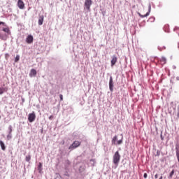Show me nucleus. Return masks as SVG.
<instances>
[{"label":"nucleus","mask_w":179,"mask_h":179,"mask_svg":"<svg viewBox=\"0 0 179 179\" xmlns=\"http://www.w3.org/2000/svg\"><path fill=\"white\" fill-rule=\"evenodd\" d=\"M9 129H10V134H12V126L9 127Z\"/></svg>","instance_id":"nucleus-29"},{"label":"nucleus","mask_w":179,"mask_h":179,"mask_svg":"<svg viewBox=\"0 0 179 179\" xmlns=\"http://www.w3.org/2000/svg\"><path fill=\"white\" fill-rule=\"evenodd\" d=\"M176 115H177L178 118H179V105L177 106Z\"/></svg>","instance_id":"nucleus-20"},{"label":"nucleus","mask_w":179,"mask_h":179,"mask_svg":"<svg viewBox=\"0 0 179 179\" xmlns=\"http://www.w3.org/2000/svg\"><path fill=\"white\" fill-rule=\"evenodd\" d=\"M17 6L20 9H24V2L22 0H18Z\"/></svg>","instance_id":"nucleus-9"},{"label":"nucleus","mask_w":179,"mask_h":179,"mask_svg":"<svg viewBox=\"0 0 179 179\" xmlns=\"http://www.w3.org/2000/svg\"><path fill=\"white\" fill-rule=\"evenodd\" d=\"M6 92H8V87H0V94H3Z\"/></svg>","instance_id":"nucleus-14"},{"label":"nucleus","mask_w":179,"mask_h":179,"mask_svg":"<svg viewBox=\"0 0 179 179\" xmlns=\"http://www.w3.org/2000/svg\"><path fill=\"white\" fill-rule=\"evenodd\" d=\"M20 59V56L19 55H17L15 58V62H17Z\"/></svg>","instance_id":"nucleus-19"},{"label":"nucleus","mask_w":179,"mask_h":179,"mask_svg":"<svg viewBox=\"0 0 179 179\" xmlns=\"http://www.w3.org/2000/svg\"><path fill=\"white\" fill-rule=\"evenodd\" d=\"M44 22V15H41L38 19V24L39 26H41L43 24V22Z\"/></svg>","instance_id":"nucleus-12"},{"label":"nucleus","mask_w":179,"mask_h":179,"mask_svg":"<svg viewBox=\"0 0 179 179\" xmlns=\"http://www.w3.org/2000/svg\"><path fill=\"white\" fill-rule=\"evenodd\" d=\"M159 179H163V176H161Z\"/></svg>","instance_id":"nucleus-33"},{"label":"nucleus","mask_w":179,"mask_h":179,"mask_svg":"<svg viewBox=\"0 0 179 179\" xmlns=\"http://www.w3.org/2000/svg\"><path fill=\"white\" fill-rule=\"evenodd\" d=\"M35 120H36V113H34V112L29 113V116H28V120L30 122H34Z\"/></svg>","instance_id":"nucleus-5"},{"label":"nucleus","mask_w":179,"mask_h":179,"mask_svg":"<svg viewBox=\"0 0 179 179\" xmlns=\"http://www.w3.org/2000/svg\"><path fill=\"white\" fill-rule=\"evenodd\" d=\"M34 40V38H33V36L29 35L26 38V43H27V44H31V43H33Z\"/></svg>","instance_id":"nucleus-8"},{"label":"nucleus","mask_w":179,"mask_h":179,"mask_svg":"<svg viewBox=\"0 0 179 179\" xmlns=\"http://www.w3.org/2000/svg\"><path fill=\"white\" fill-rule=\"evenodd\" d=\"M90 162H94V159H91Z\"/></svg>","instance_id":"nucleus-34"},{"label":"nucleus","mask_w":179,"mask_h":179,"mask_svg":"<svg viewBox=\"0 0 179 179\" xmlns=\"http://www.w3.org/2000/svg\"><path fill=\"white\" fill-rule=\"evenodd\" d=\"M159 62H160L161 65H165V64H166V62H167V59H166V57H162L160 59Z\"/></svg>","instance_id":"nucleus-11"},{"label":"nucleus","mask_w":179,"mask_h":179,"mask_svg":"<svg viewBox=\"0 0 179 179\" xmlns=\"http://www.w3.org/2000/svg\"><path fill=\"white\" fill-rule=\"evenodd\" d=\"M80 142L76 141H74L72 145H70V147L69 148V149L70 150H73V149H76V148H79V145H80Z\"/></svg>","instance_id":"nucleus-3"},{"label":"nucleus","mask_w":179,"mask_h":179,"mask_svg":"<svg viewBox=\"0 0 179 179\" xmlns=\"http://www.w3.org/2000/svg\"><path fill=\"white\" fill-rule=\"evenodd\" d=\"M0 119H1V115H0Z\"/></svg>","instance_id":"nucleus-35"},{"label":"nucleus","mask_w":179,"mask_h":179,"mask_svg":"<svg viewBox=\"0 0 179 179\" xmlns=\"http://www.w3.org/2000/svg\"><path fill=\"white\" fill-rule=\"evenodd\" d=\"M155 17H150L149 19H148V22H153L155 21Z\"/></svg>","instance_id":"nucleus-21"},{"label":"nucleus","mask_w":179,"mask_h":179,"mask_svg":"<svg viewBox=\"0 0 179 179\" xmlns=\"http://www.w3.org/2000/svg\"><path fill=\"white\" fill-rule=\"evenodd\" d=\"M173 176H174V170H173V171L170 173V174H169L170 178H173Z\"/></svg>","instance_id":"nucleus-22"},{"label":"nucleus","mask_w":179,"mask_h":179,"mask_svg":"<svg viewBox=\"0 0 179 179\" xmlns=\"http://www.w3.org/2000/svg\"><path fill=\"white\" fill-rule=\"evenodd\" d=\"M176 154L178 153V152H179V146L178 145H176Z\"/></svg>","instance_id":"nucleus-23"},{"label":"nucleus","mask_w":179,"mask_h":179,"mask_svg":"<svg viewBox=\"0 0 179 179\" xmlns=\"http://www.w3.org/2000/svg\"><path fill=\"white\" fill-rule=\"evenodd\" d=\"M1 24H2L3 26H6V24L3 22H0V26Z\"/></svg>","instance_id":"nucleus-26"},{"label":"nucleus","mask_w":179,"mask_h":179,"mask_svg":"<svg viewBox=\"0 0 179 179\" xmlns=\"http://www.w3.org/2000/svg\"><path fill=\"white\" fill-rule=\"evenodd\" d=\"M122 143V138L118 141V137L117 136H115L112 139V145H121Z\"/></svg>","instance_id":"nucleus-4"},{"label":"nucleus","mask_w":179,"mask_h":179,"mask_svg":"<svg viewBox=\"0 0 179 179\" xmlns=\"http://www.w3.org/2000/svg\"><path fill=\"white\" fill-rule=\"evenodd\" d=\"M37 75V71L36 69H32L29 73L30 78H33V76H36Z\"/></svg>","instance_id":"nucleus-10"},{"label":"nucleus","mask_w":179,"mask_h":179,"mask_svg":"<svg viewBox=\"0 0 179 179\" xmlns=\"http://www.w3.org/2000/svg\"><path fill=\"white\" fill-rule=\"evenodd\" d=\"M117 61H118V58L115 55H113L112 59L110 61L111 66H114L115 64H117Z\"/></svg>","instance_id":"nucleus-6"},{"label":"nucleus","mask_w":179,"mask_h":179,"mask_svg":"<svg viewBox=\"0 0 179 179\" xmlns=\"http://www.w3.org/2000/svg\"><path fill=\"white\" fill-rule=\"evenodd\" d=\"M59 99H60L61 101H62V100H64V96H62V94L59 95Z\"/></svg>","instance_id":"nucleus-25"},{"label":"nucleus","mask_w":179,"mask_h":179,"mask_svg":"<svg viewBox=\"0 0 179 179\" xmlns=\"http://www.w3.org/2000/svg\"><path fill=\"white\" fill-rule=\"evenodd\" d=\"M120 160L121 155H120L119 151H116L113 157V163L115 164V167H118V164H120Z\"/></svg>","instance_id":"nucleus-1"},{"label":"nucleus","mask_w":179,"mask_h":179,"mask_svg":"<svg viewBox=\"0 0 179 179\" xmlns=\"http://www.w3.org/2000/svg\"><path fill=\"white\" fill-rule=\"evenodd\" d=\"M176 157H177L178 162L179 163V152H177Z\"/></svg>","instance_id":"nucleus-24"},{"label":"nucleus","mask_w":179,"mask_h":179,"mask_svg":"<svg viewBox=\"0 0 179 179\" xmlns=\"http://www.w3.org/2000/svg\"><path fill=\"white\" fill-rule=\"evenodd\" d=\"M140 17H148V16H149V15H150V9L148 10V12L146 13L145 15H141V13L138 14Z\"/></svg>","instance_id":"nucleus-13"},{"label":"nucleus","mask_w":179,"mask_h":179,"mask_svg":"<svg viewBox=\"0 0 179 179\" xmlns=\"http://www.w3.org/2000/svg\"><path fill=\"white\" fill-rule=\"evenodd\" d=\"M25 160L26 162H27L28 163L30 162V160H31V156L28 155L25 157Z\"/></svg>","instance_id":"nucleus-18"},{"label":"nucleus","mask_w":179,"mask_h":179,"mask_svg":"<svg viewBox=\"0 0 179 179\" xmlns=\"http://www.w3.org/2000/svg\"><path fill=\"white\" fill-rule=\"evenodd\" d=\"M38 170L39 173H41V171H43V164H41V162H40L38 164Z\"/></svg>","instance_id":"nucleus-17"},{"label":"nucleus","mask_w":179,"mask_h":179,"mask_svg":"<svg viewBox=\"0 0 179 179\" xmlns=\"http://www.w3.org/2000/svg\"><path fill=\"white\" fill-rule=\"evenodd\" d=\"M0 38H1V40H4L3 36H2L1 35H0Z\"/></svg>","instance_id":"nucleus-31"},{"label":"nucleus","mask_w":179,"mask_h":179,"mask_svg":"<svg viewBox=\"0 0 179 179\" xmlns=\"http://www.w3.org/2000/svg\"><path fill=\"white\" fill-rule=\"evenodd\" d=\"M143 177L144 178H148V173H145Z\"/></svg>","instance_id":"nucleus-27"},{"label":"nucleus","mask_w":179,"mask_h":179,"mask_svg":"<svg viewBox=\"0 0 179 179\" xmlns=\"http://www.w3.org/2000/svg\"><path fill=\"white\" fill-rule=\"evenodd\" d=\"M2 31H4V33H7V34H10V29H9L8 27L3 28Z\"/></svg>","instance_id":"nucleus-15"},{"label":"nucleus","mask_w":179,"mask_h":179,"mask_svg":"<svg viewBox=\"0 0 179 179\" xmlns=\"http://www.w3.org/2000/svg\"><path fill=\"white\" fill-rule=\"evenodd\" d=\"M109 89H110V92H113V90H114V83H113V76L110 77Z\"/></svg>","instance_id":"nucleus-7"},{"label":"nucleus","mask_w":179,"mask_h":179,"mask_svg":"<svg viewBox=\"0 0 179 179\" xmlns=\"http://www.w3.org/2000/svg\"><path fill=\"white\" fill-rule=\"evenodd\" d=\"M157 177H159V175L157 173V174H155V178H157Z\"/></svg>","instance_id":"nucleus-30"},{"label":"nucleus","mask_w":179,"mask_h":179,"mask_svg":"<svg viewBox=\"0 0 179 179\" xmlns=\"http://www.w3.org/2000/svg\"><path fill=\"white\" fill-rule=\"evenodd\" d=\"M54 118V115H50V117H49V120H52Z\"/></svg>","instance_id":"nucleus-28"},{"label":"nucleus","mask_w":179,"mask_h":179,"mask_svg":"<svg viewBox=\"0 0 179 179\" xmlns=\"http://www.w3.org/2000/svg\"><path fill=\"white\" fill-rule=\"evenodd\" d=\"M0 146L2 149V150H6V147L5 146V143L2 142V141H0Z\"/></svg>","instance_id":"nucleus-16"},{"label":"nucleus","mask_w":179,"mask_h":179,"mask_svg":"<svg viewBox=\"0 0 179 179\" xmlns=\"http://www.w3.org/2000/svg\"><path fill=\"white\" fill-rule=\"evenodd\" d=\"M157 156H159L160 153L159 152H157Z\"/></svg>","instance_id":"nucleus-32"},{"label":"nucleus","mask_w":179,"mask_h":179,"mask_svg":"<svg viewBox=\"0 0 179 179\" xmlns=\"http://www.w3.org/2000/svg\"><path fill=\"white\" fill-rule=\"evenodd\" d=\"M93 1L92 0H85L84 3V6L88 12H90V6H92Z\"/></svg>","instance_id":"nucleus-2"}]
</instances>
